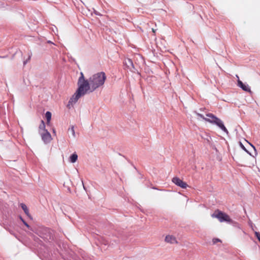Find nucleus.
I'll list each match as a JSON object with an SVG mask.
<instances>
[{
  "label": "nucleus",
  "mask_w": 260,
  "mask_h": 260,
  "mask_svg": "<svg viewBox=\"0 0 260 260\" xmlns=\"http://www.w3.org/2000/svg\"><path fill=\"white\" fill-rule=\"evenodd\" d=\"M255 235L260 242V233L259 232H255Z\"/></svg>",
  "instance_id": "16"
},
{
  "label": "nucleus",
  "mask_w": 260,
  "mask_h": 260,
  "mask_svg": "<svg viewBox=\"0 0 260 260\" xmlns=\"http://www.w3.org/2000/svg\"><path fill=\"white\" fill-rule=\"evenodd\" d=\"M198 115H199L200 117L202 118L203 119H204V118H206L205 117H204V116L202 114H198Z\"/></svg>",
  "instance_id": "21"
},
{
  "label": "nucleus",
  "mask_w": 260,
  "mask_h": 260,
  "mask_svg": "<svg viewBox=\"0 0 260 260\" xmlns=\"http://www.w3.org/2000/svg\"><path fill=\"white\" fill-rule=\"evenodd\" d=\"M86 82H88V79H85L83 74L81 73V76L79 77L78 82V88L75 94L70 99L69 101L70 104H74L76 103L79 98L86 94V86H84L82 89H81L80 87L82 85L86 84Z\"/></svg>",
  "instance_id": "2"
},
{
  "label": "nucleus",
  "mask_w": 260,
  "mask_h": 260,
  "mask_svg": "<svg viewBox=\"0 0 260 260\" xmlns=\"http://www.w3.org/2000/svg\"><path fill=\"white\" fill-rule=\"evenodd\" d=\"M20 206L22 208V209H23V210L24 211V213L27 215V216H29V211H28V209H27V206L24 204H23V203H21L20 204Z\"/></svg>",
  "instance_id": "12"
},
{
  "label": "nucleus",
  "mask_w": 260,
  "mask_h": 260,
  "mask_svg": "<svg viewBox=\"0 0 260 260\" xmlns=\"http://www.w3.org/2000/svg\"><path fill=\"white\" fill-rule=\"evenodd\" d=\"M238 86L241 87L243 90L247 91V92H251L250 88L248 86V85L243 83L240 80H238Z\"/></svg>",
  "instance_id": "7"
},
{
  "label": "nucleus",
  "mask_w": 260,
  "mask_h": 260,
  "mask_svg": "<svg viewBox=\"0 0 260 260\" xmlns=\"http://www.w3.org/2000/svg\"><path fill=\"white\" fill-rule=\"evenodd\" d=\"M77 159H78V155L75 152L70 156V157L69 158V161H70V162H71L72 163H74L77 161Z\"/></svg>",
  "instance_id": "11"
},
{
  "label": "nucleus",
  "mask_w": 260,
  "mask_h": 260,
  "mask_svg": "<svg viewBox=\"0 0 260 260\" xmlns=\"http://www.w3.org/2000/svg\"><path fill=\"white\" fill-rule=\"evenodd\" d=\"M206 116L209 118H204V120L214 124L217 125L220 128H221L223 132L226 133H228V131L224 126L223 122L218 117L211 113H208L206 114Z\"/></svg>",
  "instance_id": "3"
},
{
  "label": "nucleus",
  "mask_w": 260,
  "mask_h": 260,
  "mask_svg": "<svg viewBox=\"0 0 260 260\" xmlns=\"http://www.w3.org/2000/svg\"><path fill=\"white\" fill-rule=\"evenodd\" d=\"M30 57H31V55H29L28 56V57L27 59H26V60L23 61V64L24 65H25L27 63V62L30 60Z\"/></svg>",
  "instance_id": "18"
},
{
  "label": "nucleus",
  "mask_w": 260,
  "mask_h": 260,
  "mask_svg": "<svg viewBox=\"0 0 260 260\" xmlns=\"http://www.w3.org/2000/svg\"><path fill=\"white\" fill-rule=\"evenodd\" d=\"M219 241L220 240L218 239H214L213 240V241L214 243H215L216 242Z\"/></svg>",
  "instance_id": "20"
},
{
  "label": "nucleus",
  "mask_w": 260,
  "mask_h": 260,
  "mask_svg": "<svg viewBox=\"0 0 260 260\" xmlns=\"http://www.w3.org/2000/svg\"><path fill=\"white\" fill-rule=\"evenodd\" d=\"M248 144L250 145V147L251 148H252L254 150V152H255L256 149H255V147L252 144H251L250 143H248Z\"/></svg>",
  "instance_id": "19"
},
{
  "label": "nucleus",
  "mask_w": 260,
  "mask_h": 260,
  "mask_svg": "<svg viewBox=\"0 0 260 260\" xmlns=\"http://www.w3.org/2000/svg\"><path fill=\"white\" fill-rule=\"evenodd\" d=\"M240 146L247 153H248L250 155H252V154L248 150H247V149L244 147V146L242 144V143L241 142H240Z\"/></svg>",
  "instance_id": "15"
},
{
  "label": "nucleus",
  "mask_w": 260,
  "mask_h": 260,
  "mask_svg": "<svg viewBox=\"0 0 260 260\" xmlns=\"http://www.w3.org/2000/svg\"><path fill=\"white\" fill-rule=\"evenodd\" d=\"M125 64L126 65V66L129 69V70H132V69H134V64H133V62L132 60V59H126L125 60Z\"/></svg>",
  "instance_id": "9"
},
{
  "label": "nucleus",
  "mask_w": 260,
  "mask_h": 260,
  "mask_svg": "<svg viewBox=\"0 0 260 260\" xmlns=\"http://www.w3.org/2000/svg\"><path fill=\"white\" fill-rule=\"evenodd\" d=\"M172 182L182 188H186L187 186V184L185 182H183L181 179L177 177H174L172 179Z\"/></svg>",
  "instance_id": "5"
},
{
  "label": "nucleus",
  "mask_w": 260,
  "mask_h": 260,
  "mask_svg": "<svg viewBox=\"0 0 260 260\" xmlns=\"http://www.w3.org/2000/svg\"><path fill=\"white\" fill-rule=\"evenodd\" d=\"M152 31H153L154 33H155V30H156L155 29H154L152 28Z\"/></svg>",
  "instance_id": "22"
},
{
  "label": "nucleus",
  "mask_w": 260,
  "mask_h": 260,
  "mask_svg": "<svg viewBox=\"0 0 260 260\" xmlns=\"http://www.w3.org/2000/svg\"><path fill=\"white\" fill-rule=\"evenodd\" d=\"M45 116L47 119V123L49 124L51 118V113L49 111H47L45 114Z\"/></svg>",
  "instance_id": "13"
},
{
  "label": "nucleus",
  "mask_w": 260,
  "mask_h": 260,
  "mask_svg": "<svg viewBox=\"0 0 260 260\" xmlns=\"http://www.w3.org/2000/svg\"><path fill=\"white\" fill-rule=\"evenodd\" d=\"M69 132H71L73 137H76V134L74 130V126L73 125H71L68 129Z\"/></svg>",
  "instance_id": "14"
},
{
  "label": "nucleus",
  "mask_w": 260,
  "mask_h": 260,
  "mask_svg": "<svg viewBox=\"0 0 260 260\" xmlns=\"http://www.w3.org/2000/svg\"><path fill=\"white\" fill-rule=\"evenodd\" d=\"M42 140L45 143L50 142L51 140V136L48 131L40 134Z\"/></svg>",
  "instance_id": "6"
},
{
  "label": "nucleus",
  "mask_w": 260,
  "mask_h": 260,
  "mask_svg": "<svg viewBox=\"0 0 260 260\" xmlns=\"http://www.w3.org/2000/svg\"><path fill=\"white\" fill-rule=\"evenodd\" d=\"M39 133L40 134L41 133H44L46 131H48L45 128V122L43 120H41V124L39 125Z\"/></svg>",
  "instance_id": "10"
},
{
  "label": "nucleus",
  "mask_w": 260,
  "mask_h": 260,
  "mask_svg": "<svg viewBox=\"0 0 260 260\" xmlns=\"http://www.w3.org/2000/svg\"><path fill=\"white\" fill-rule=\"evenodd\" d=\"M106 79V76L104 72H99L92 75L88 79V82L80 87L81 89L86 86V94L92 92L97 88L102 86Z\"/></svg>",
  "instance_id": "1"
},
{
  "label": "nucleus",
  "mask_w": 260,
  "mask_h": 260,
  "mask_svg": "<svg viewBox=\"0 0 260 260\" xmlns=\"http://www.w3.org/2000/svg\"><path fill=\"white\" fill-rule=\"evenodd\" d=\"M212 217L216 218L220 222H226L229 223H233L234 221L226 213L222 212L218 210H216L214 213L211 215Z\"/></svg>",
  "instance_id": "4"
},
{
  "label": "nucleus",
  "mask_w": 260,
  "mask_h": 260,
  "mask_svg": "<svg viewBox=\"0 0 260 260\" xmlns=\"http://www.w3.org/2000/svg\"><path fill=\"white\" fill-rule=\"evenodd\" d=\"M165 241L171 244H176L178 243L176 238L171 235H168L166 237Z\"/></svg>",
  "instance_id": "8"
},
{
  "label": "nucleus",
  "mask_w": 260,
  "mask_h": 260,
  "mask_svg": "<svg viewBox=\"0 0 260 260\" xmlns=\"http://www.w3.org/2000/svg\"><path fill=\"white\" fill-rule=\"evenodd\" d=\"M20 219H21V221L23 222V223H24V224L26 227H27L28 228H30L29 225L25 221V220H23V219L22 217H20Z\"/></svg>",
  "instance_id": "17"
}]
</instances>
